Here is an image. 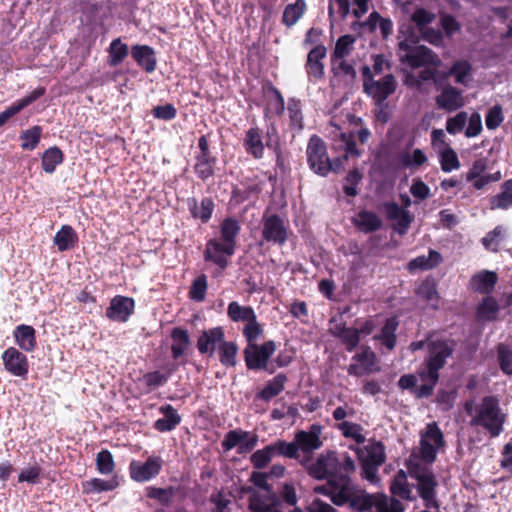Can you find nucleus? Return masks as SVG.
<instances>
[{"instance_id":"f257e3e1","label":"nucleus","mask_w":512,"mask_h":512,"mask_svg":"<svg viewBox=\"0 0 512 512\" xmlns=\"http://www.w3.org/2000/svg\"><path fill=\"white\" fill-rule=\"evenodd\" d=\"M355 471L354 460L345 454L343 467L333 473L325 483L316 485L313 488L314 493L326 496L334 505L346 506L353 512H365L372 509L375 505V498L351 478Z\"/></svg>"},{"instance_id":"f03ea898","label":"nucleus","mask_w":512,"mask_h":512,"mask_svg":"<svg viewBox=\"0 0 512 512\" xmlns=\"http://www.w3.org/2000/svg\"><path fill=\"white\" fill-rule=\"evenodd\" d=\"M240 231L241 226L236 218L223 219L220 224V240L213 238L206 242L204 260L215 264L222 270L226 269L229 264L228 258L235 253Z\"/></svg>"},{"instance_id":"7ed1b4c3","label":"nucleus","mask_w":512,"mask_h":512,"mask_svg":"<svg viewBox=\"0 0 512 512\" xmlns=\"http://www.w3.org/2000/svg\"><path fill=\"white\" fill-rule=\"evenodd\" d=\"M465 409L471 417L470 424L472 426L483 427L493 438L498 437L503 431L506 415L501 411L499 401L495 396H486L479 404L467 402Z\"/></svg>"},{"instance_id":"20e7f679","label":"nucleus","mask_w":512,"mask_h":512,"mask_svg":"<svg viewBox=\"0 0 512 512\" xmlns=\"http://www.w3.org/2000/svg\"><path fill=\"white\" fill-rule=\"evenodd\" d=\"M363 77V91L378 107H386V100L396 92L397 80L391 73L384 75L379 80H375L370 67L364 65L361 67Z\"/></svg>"},{"instance_id":"39448f33","label":"nucleus","mask_w":512,"mask_h":512,"mask_svg":"<svg viewBox=\"0 0 512 512\" xmlns=\"http://www.w3.org/2000/svg\"><path fill=\"white\" fill-rule=\"evenodd\" d=\"M418 42L419 37L413 32H411L409 37L399 42V50L406 52V54L400 58L401 62L411 68L438 66L440 63L438 56L426 46H414Z\"/></svg>"},{"instance_id":"423d86ee","label":"nucleus","mask_w":512,"mask_h":512,"mask_svg":"<svg viewBox=\"0 0 512 512\" xmlns=\"http://www.w3.org/2000/svg\"><path fill=\"white\" fill-rule=\"evenodd\" d=\"M306 156L307 164L315 174L326 177L331 171H336L328 156L326 143L316 134L308 140Z\"/></svg>"},{"instance_id":"0eeeda50","label":"nucleus","mask_w":512,"mask_h":512,"mask_svg":"<svg viewBox=\"0 0 512 512\" xmlns=\"http://www.w3.org/2000/svg\"><path fill=\"white\" fill-rule=\"evenodd\" d=\"M311 457H302L300 464L306 469L309 476L317 480H328L333 473L343 467V458L339 459L336 452L328 451L320 454L314 462Z\"/></svg>"},{"instance_id":"6e6552de","label":"nucleus","mask_w":512,"mask_h":512,"mask_svg":"<svg viewBox=\"0 0 512 512\" xmlns=\"http://www.w3.org/2000/svg\"><path fill=\"white\" fill-rule=\"evenodd\" d=\"M290 230L288 222L278 214H268L267 211L261 219L262 241L268 244L283 246L289 238Z\"/></svg>"},{"instance_id":"1a4fd4ad","label":"nucleus","mask_w":512,"mask_h":512,"mask_svg":"<svg viewBox=\"0 0 512 512\" xmlns=\"http://www.w3.org/2000/svg\"><path fill=\"white\" fill-rule=\"evenodd\" d=\"M276 351V343L268 340L263 344L246 345L243 350L244 361L248 370H266L273 373L274 369L268 368L269 359Z\"/></svg>"},{"instance_id":"9d476101","label":"nucleus","mask_w":512,"mask_h":512,"mask_svg":"<svg viewBox=\"0 0 512 512\" xmlns=\"http://www.w3.org/2000/svg\"><path fill=\"white\" fill-rule=\"evenodd\" d=\"M198 148L199 153L195 155L194 172L200 180L206 181L215 174L217 157L212 154L206 135L199 137Z\"/></svg>"},{"instance_id":"9b49d317","label":"nucleus","mask_w":512,"mask_h":512,"mask_svg":"<svg viewBox=\"0 0 512 512\" xmlns=\"http://www.w3.org/2000/svg\"><path fill=\"white\" fill-rule=\"evenodd\" d=\"M163 466L160 456H149L144 462L132 460L128 470L130 478L138 483H144L157 477Z\"/></svg>"},{"instance_id":"f8f14e48","label":"nucleus","mask_w":512,"mask_h":512,"mask_svg":"<svg viewBox=\"0 0 512 512\" xmlns=\"http://www.w3.org/2000/svg\"><path fill=\"white\" fill-rule=\"evenodd\" d=\"M444 444L443 433L438 425L429 423L426 431L421 435L420 457L427 463H432L436 458L437 449Z\"/></svg>"},{"instance_id":"ddd939ff","label":"nucleus","mask_w":512,"mask_h":512,"mask_svg":"<svg viewBox=\"0 0 512 512\" xmlns=\"http://www.w3.org/2000/svg\"><path fill=\"white\" fill-rule=\"evenodd\" d=\"M4 369L12 376L27 379L29 361L27 356L18 348L8 347L1 355Z\"/></svg>"},{"instance_id":"4468645a","label":"nucleus","mask_w":512,"mask_h":512,"mask_svg":"<svg viewBox=\"0 0 512 512\" xmlns=\"http://www.w3.org/2000/svg\"><path fill=\"white\" fill-rule=\"evenodd\" d=\"M320 430L319 425H312L309 431L300 430L295 433L294 441L298 452H302L303 457H311L313 452L323 445L319 436Z\"/></svg>"},{"instance_id":"2eb2a0df","label":"nucleus","mask_w":512,"mask_h":512,"mask_svg":"<svg viewBox=\"0 0 512 512\" xmlns=\"http://www.w3.org/2000/svg\"><path fill=\"white\" fill-rule=\"evenodd\" d=\"M326 55L327 49L323 44H318L309 51L305 64V70L309 82L315 83L324 78L325 67L323 59Z\"/></svg>"},{"instance_id":"dca6fc26","label":"nucleus","mask_w":512,"mask_h":512,"mask_svg":"<svg viewBox=\"0 0 512 512\" xmlns=\"http://www.w3.org/2000/svg\"><path fill=\"white\" fill-rule=\"evenodd\" d=\"M135 301L131 297L116 295L106 309V317L111 321L125 323L134 313Z\"/></svg>"},{"instance_id":"f3484780","label":"nucleus","mask_w":512,"mask_h":512,"mask_svg":"<svg viewBox=\"0 0 512 512\" xmlns=\"http://www.w3.org/2000/svg\"><path fill=\"white\" fill-rule=\"evenodd\" d=\"M225 341V331L221 326L203 330L197 340V349L200 354L212 357L219 345Z\"/></svg>"},{"instance_id":"a211bd4d","label":"nucleus","mask_w":512,"mask_h":512,"mask_svg":"<svg viewBox=\"0 0 512 512\" xmlns=\"http://www.w3.org/2000/svg\"><path fill=\"white\" fill-rule=\"evenodd\" d=\"M383 209L388 220L396 221L393 225V229L399 235H405L413 221V217L410 212L394 201L385 202L383 204Z\"/></svg>"},{"instance_id":"6ab92c4d","label":"nucleus","mask_w":512,"mask_h":512,"mask_svg":"<svg viewBox=\"0 0 512 512\" xmlns=\"http://www.w3.org/2000/svg\"><path fill=\"white\" fill-rule=\"evenodd\" d=\"M400 321L397 316L388 317L378 334L373 336V340L379 342L388 352L393 351L397 346V330Z\"/></svg>"},{"instance_id":"aec40b11","label":"nucleus","mask_w":512,"mask_h":512,"mask_svg":"<svg viewBox=\"0 0 512 512\" xmlns=\"http://www.w3.org/2000/svg\"><path fill=\"white\" fill-rule=\"evenodd\" d=\"M370 136L371 133L367 127H362L356 134L354 132H342L340 134V142L345 152L344 159L360 157L361 151L357 148L356 138H358L360 143L365 144L368 142Z\"/></svg>"},{"instance_id":"412c9836","label":"nucleus","mask_w":512,"mask_h":512,"mask_svg":"<svg viewBox=\"0 0 512 512\" xmlns=\"http://www.w3.org/2000/svg\"><path fill=\"white\" fill-rule=\"evenodd\" d=\"M411 476H414L417 479V490L420 497L426 502V506L436 504L435 487L437 483L433 473L428 470H423L421 472L411 471Z\"/></svg>"},{"instance_id":"4be33fe9","label":"nucleus","mask_w":512,"mask_h":512,"mask_svg":"<svg viewBox=\"0 0 512 512\" xmlns=\"http://www.w3.org/2000/svg\"><path fill=\"white\" fill-rule=\"evenodd\" d=\"M186 203L192 218L200 220L203 224L208 223L212 218L215 210V203L212 197H203L200 202L195 197H189Z\"/></svg>"},{"instance_id":"5701e85b","label":"nucleus","mask_w":512,"mask_h":512,"mask_svg":"<svg viewBox=\"0 0 512 512\" xmlns=\"http://www.w3.org/2000/svg\"><path fill=\"white\" fill-rule=\"evenodd\" d=\"M131 56L146 73H152L157 67L155 50L148 45L136 44L131 47Z\"/></svg>"},{"instance_id":"b1692460","label":"nucleus","mask_w":512,"mask_h":512,"mask_svg":"<svg viewBox=\"0 0 512 512\" xmlns=\"http://www.w3.org/2000/svg\"><path fill=\"white\" fill-rule=\"evenodd\" d=\"M446 356H448L447 348L435 353L431 351L429 357L425 360V369L419 372L420 378L424 381L437 383L439 370L444 366Z\"/></svg>"},{"instance_id":"393cba45","label":"nucleus","mask_w":512,"mask_h":512,"mask_svg":"<svg viewBox=\"0 0 512 512\" xmlns=\"http://www.w3.org/2000/svg\"><path fill=\"white\" fill-rule=\"evenodd\" d=\"M243 147L246 153L254 159H262L265 144L263 143L262 130L258 126L250 127L243 138Z\"/></svg>"},{"instance_id":"a878e982","label":"nucleus","mask_w":512,"mask_h":512,"mask_svg":"<svg viewBox=\"0 0 512 512\" xmlns=\"http://www.w3.org/2000/svg\"><path fill=\"white\" fill-rule=\"evenodd\" d=\"M159 412L163 417L157 419L153 424L154 429L158 432L172 431L181 423L182 418L172 405H162Z\"/></svg>"},{"instance_id":"bb28decb","label":"nucleus","mask_w":512,"mask_h":512,"mask_svg":"<svg viewBox=\"0 0 512 512\" xmlns=\"http://www.w3.org/2000/svg\"><path fill=\"white\" fill-rule=\"evenodd\" d=\"M15 343L25 352H32L37 347L36 331L26 324L18 325L13 331Z\"/></svg>"},{"instance_id":"cd10ccee","label":"nucleus","mask_w":512,"mask_h":512,"mask_svg":"<svg viewBox=\"0 0 512 512\" xmlns=\"http://www.w3.org/2000/svg\"><path fill=\"white\" fill-rule=\"evenodd\" d=\"M170 337L172 339L171 356L174 360H178L185 355L190 346L189 333L182 327H174Z\"/></svg>"},{"instance_id":"c85d7f7f","label":"nucleus","mask_w":512,"mask_h":512,"mask_svg":"<svg viewBox=\"0 0 512 512\" xmlns=\"http://www.w3.org/2000/svg\"><path fill=\"white\" fill-rule=\"evenodd\" d=\"M498 277L495 272L483 270L475 274L470 280V287L472 290L482 293L489 294L493 291Z\"/></svg>"},{"instance_id":"c756f323","label":"nucleus","mask_w":512,"mask_h":512,"mask_svg":"<svg viewBox=\"0 0 512 512\" xmlns=\"http://www.w3.org/2000/svg\"><path fill=\"white\" fill-rule=\"evenodd\" d=\"M442 261V256L439 252L430 249L428 255H420L411 259L407 264V270L414 273L417 270H430L435 268Z\"/></svg>"},{"instance_id":"7c9ffc66","label":"nucleus","mask_w":512,"mask_h":512,"mask_svg":"<svg viewBox=\"0 0 512 512\" xmlns=\"http://www.w3.org/2000/svg\"><path fill=\"white\" fill-rule=\"evenodd\" d=\"M288 378L286 374L279 373L274 376L265 387L257 393V398L269 402L274 397L278 396L285 388Z\"/></svg>"},{"instance_id":"2f4dec72","label":"nucleus","mask_w":512,"mask_h":512,"mask_svg":"<svg viewBox=\"0 0 512 512\" xmlns=\"http://www.w3.org/2000/svg\"><path fill=\"white\" fill-rule=\"evenodd\" d=\"M58 251L64 252L75 247L78 243V235L70 225H63L53 239Z\"/></svg>"},{"instance_id":"473e14b6","label":"nucleus","mask_w":512,"mask_h":512,"mask_svg":"<svg viewBox=\"0 0 512 512\" xmlns=\"http://www.w3.org/2000/svg\"><path fill=\"white\" fill-rule=\"evenodd\" d=\"M307 4L305 0H295L288 4L283 11L282 23L287 28L294 26L306 13Z\"/></svg>"},{"instance_id":"72a5a7b5","label":"nucleus","mask_w":512,"mask_h":512,"mask_svg":"<svg viewBox=\"0 0 512 512\" xmlns=\"http://www.w3.org/2000/svg\"><path fill=\"white\" fill-rule=\"evenodd\" d=\"M352 360L357 363H360L364 367V371L366 372V374L380 371V367L377 366V355L367 345H362L360 347V352L356 353L352 357Z\"/></svg>"},{"instance_id":"f704fd0d","label":"nucleus","mask_w":512,"mask_h":512,"mask_svg":"<svg viewBox=\"0 0 512 512\" xmlns=\"http://www.w3.org/2000/svg\"><path fill=\"white\" fill-rule=\"evenodd\" d=\"M227 316L232 322L246 324L257 315L253 307L240 305L237 301H232L228 304Z\"/></svg>"},{"instance_id":"c9c22d12","label":"nucleus","mask_w":512,"mask_h":512,"mask_svg":"<svg viewBox=\"0 0 512 512\" xmlns=\"http://www.w3.org/2000/svg\"><path fill=\"white\" fill-rule=\"evenodd\" d=\"M445 138L446 135L442 129H434L431 133V144L440 155L441 169L448 172V144H446Z\"/></svg>"},{"instance_id":"e433bc0d","label":"nucleus","mask_w":512,"mask_h":512,"mask_svg":"<svg viewBox=\"0 0 512 512\" xmlns=\"http://www.w3.org/2000/svg\"><path fill=\"white\" fill-rule=\"evenodd\" d=\"M356 226L364 233H372L382 227V220L375 212L363 210L358 213Z\"/></svg>"},{"instance_id":"4c0bfd02","label":"nucleus","mask_w":512,"mask_h":512,"mask_svg":"<svg viewBox=\"0 0 512 512\" xmlns=\"http://www.w3.org/2000/svg\"><path fill=\"white\" fill-rule=\"evenodd\" d=\"M64 154L57 146H52L44 151L41 157V165L44 172L52 174L56 167L63 163Z\"/></svg>"},{"instance_id":"58836bf2","label":"nucleus","mask_w":512,"mask_h":512,"mask_svg":"<svg viewBox=\"0 0 512 512\" xmlns=\"http://www.w3.org/2000/svg\"><path fill=\"white\" fill-rule=\"evenodd\" d=\"M238 345L234 341H224L218 347L220 363L226 368L235 367L237 364Z\"/></svg>"},{"instance_id":"ea45409f","label":"nucleus","mask_w":512,"mask_h":512,"mask_svg":"<svg viewBox=\"0 0 512 512\" xmlns=\"http://www.w3.org/2000/svg\"><path fill=\"white\" fill-rule=\"evenodd\" d=\"M398 162L402 168L417 170L427 162V157L421 149H415L412 153H400L398 156Z\"/></svg>"},{"instance_id":"a19ab883","label":"nucleus","mask_w":512,"mask_h":512,"mask_svg":"<svg viewBox=\"0 0 512 512\" xmlns=\"http://www.w3.org/2000/svg\"><path fill=\"white\" fill-rule=\"evenodd\" d=\"M512 206V179L505 181L501 186V191L490 199V208L508 209Z\"/></svg>"},{"instance_id":"79ce46f5","label":"nucleus","mask_w":512,"mask_h":512,"mask_svg":"<svg viewBox=\"0 0 512 512\" xmlns=\"http://www.w3.org/2000/svg\"><path fill=\"white\" fill-rule=\"evenodd\" d=\"M271 447L273 449L274 456H283L285 458L295 459L299 462L302 459L294 440L292 442H287L285 440L278 439L271 443Z\"/></svg>"},{"instance_id":"37998d69","label":"nucleus","mask_w":512,"mask_h":512,"mask_svg":"<svg viewBox=\"0 0 512 512\" xmlns=\"http://www.w3.org/2000/svg\"><path fill=\"white\" fill-rule=\"evenodd\" d=\"M108 63L110 66H118L121 64L129 53L128 45L122 43L120 38L114 39L108 49Z\"/></svg>"},{"instance_id":"c03bdc74","label":"nucleus","mask_w":512,"mask_h":512,"mask_svg":"<svg viewBox=\"0 0 512 512\" xmlns=\"http://www.w3.org/2000/svg\"><path fill=\"white\" fill-rule=\"evenodd\" d=\"M472 67L467 60L457 61L450 67V77L459 84L467 86L472 80Z\"/></svg>"},{"instance_id":"a18cd8bd","label":"nucleus","mask_w":512,"mask_h":512,"mask_svg":"<svg viewBox=\"0 0 512 512\" xmlns=\"http://www.w3.org/2000/svg\"><path fill=\"white\" fill-rule=\"evenodd\" d=\"M367 457L366 465L377 468L381 466L385 460V446L381 441H375L366 447Z\"/></svg>"},{"instance_id":"49530a36","label":"nucleus","mask_w":512,"mask_h":512,"mask_svg":"<svg viewBox=\"0 0 512 512\" xmlns=\"http://www.w3.org/2000/svg\"><path fill=\"white\" fill-rule=\"evenodd\" d=\"M42 131L43 129L39 125H35L27 130L22 131L19 136L20 140L22 141L21 148L23 150L29 151L34 150L40 142Z\"/></svg>"},{"instance_id":"de8ad7c7","label":"nucleus","mask_w":512,"mask_h":512,"mask_svg":"<svg viewBox=\"0 0 512 512\" xmlns=\"http://www.w3.org/2000/svg\"><path fill=\"white\" fill-rule=\"evenodd\" d=\"M331 68L330 71L335 78L346 76L350 81L356 79L357 73L354 66L348 63L345 58L334 59L330 58Z\"/></svg>"},{"instance_id":"09e8293b","label":"nucleus","mask_w":512,"mask_h":512,"mask_svg":"<svg viewBox=\"0 0 512 512\" xmlns=\"http://www.w3.org/2000/svg\"><path fill=\"white\" fill-rule=\"evenodd\" d=\"M337 429L341 431L345 438L353 439L358 445L366 441L363 435V427L358 423L342 421L337 424Z\"/></svg>"},{"instance_id":"8fccbe9b","label":"nucleus","mask_w":512,"mask_h":512,"mask_svg":"<svg viewBox=\"0 0 512 512\" xmlns=\"http://www.w3.org/2000/svg\"><path fill=\"white\" fill-rule=\"evenodd\" d=\"M119 485L116 479L104 480L101 478H93L83 483V492L86 494L100 493L104 491H112Z\"/></svg>"},{"instance_id":"3c124183","label":"nucleus","mask_w":512,"mask_h":512,"mask_svg":"<svg viewBox=\"0 0 512 512\" xmlns=\"http://www.w3.org/2000/svg\"><path fill=\"white\" fill-rule=\"evenodd\" d=\"M498 311L499 305L496 299L487 296L478 306L477 317L481 321H492L496 318Z\"/></svg>"},{"instance_id":"603ef678","label":"nucleus","mask_w":512,"mask_h":512,"mask_svg":"<svg viewBox=\"0 0 512 512\" xmlns=\"http://www.w3.org/2000/svg\"><path fill=\"white\" fill-rule=\"evenodd\" d=\"M287 110L290 119V126L294 129L302 130L304 123L301 101L296 98H289Z\"/></svg>"},{"instance_id":"864d4df0","label":"nucleus","mask_w":512,"mask_h":512,"mask_svg":"<svg viewBox=\"0 0 512 512\" xmlns=\"http://www.w3.org/2000/svg\"><path fill=\"white\" fill-rule=\"evenodd\" d=\"M354 42H355V38L350 34L340 36L335 43V48H334L330 58H334V59L346 58L347 56H349L351 54V52L353 50Z\"/></svg>"},{"instance_id":"5fc2aeb1","label":"nucleus","mask_w":512,"mask_h":512,"mask_svg":"<svg viewBox=\"0 0 512 512\" xmlns=\"http://www.w3.org/2000/svg\"><path fill=\"white\" fill-rule=\"evenodd\" d=\"M267 92L273 94V99H270L266 108V114L271 111L277 116H282L285 111V101L282 93L271 83L267 86Z\"/></svg>"},{"instance_id":"6e6d98bb","label":"nucleus","mask_w":512,"mask_h":512,"mask_svg":"<svg viewBox=\"0 0 512 512\" xmlns=\"http://www.w3.org/2000/svg\"><path fill=\"white\" fill-rule=\"evenodd\" d=\"M263 332V326L258 322L257 316H255L244 325L242 330L246 345L257 344V340L263 335Z\"/></svg>"},{"instance_id":"4d7b16f0","label":"nucleus","mask_w":512,"mask_h":512,"mask_svg":"<svg viewBox=\"0 0 512 512\" xmlns=\"http://www.w3.org/2000/svg\"><path fill=\"white\" fill-rule=\"evenodd\" d=\"M249 436V431L240 428L230 430L225 434L221 446L224 452H228L235 447H239L240 443Z\"/></svg>"},{"instance_id":"13d9d810","label":"nucleus","mask_w":512,"mask_h":512,"mask_svg":"<svg viewBox=\"0 0 512 512\" xmlns=\"http://www.w3.org/2000/svg\"><path fill=\"white\" fill-rule=\"evenodd\" d=\"M273 457V449L269 444L253 452L250 456V462L255 469L261 470L268 466Z\"/></svg>"},{"instance_id":"bf43d9fd","label":"nucleus","mask_w":512,"mask_h":512,"mask_svg":"<svg viewBox=\"0 0 512 512\" xmlns=\"http://www.w3.org/2000/svg\"><path fill=\"white\" fill-rule=\"evenodd\" d=\"M207 289V276L201 274L193 280L188 293L189 298L196 302H203L206 297Z\"/></svg>"},{"instance_id":"052dcab7","label":"nucleus","mask_w":512,"mask_h":512,"mask_svg":"<svg viewBox=\"0 0 512 512\" xmlns=\"http://www.w3.org/2000/svg\"><path fill=\"white\" fill-rule=\"evenodd\" d=\"M334 336L340 339L348 352L354 351L360 342L358 329L353 327H350L349 329H342L341 332H334Z\"/></svg>"},{"instance_id":"680f3d73","label":"nucleus","mask_w":512,"mask_h":512,"mask_svg":"<svg viewBox=\"0 0 512 512\" xmlns=\"http://www.w3.org/2000/svg\"><path fill=\"white\" fill-rule=\"evenodd\" d=\"M174 494L175 490L171 486L167 488L149 486L146 488V496L150 499L157 500L160 504L164 506L170 504Z\"/></svg>"},{"instance_id":"e2e57ef3","label":"nucleus","mask_w":512,"mask_h":512,"mask_svg":"<svg viewBox=\"0 0 512 512\" xmlns=\"http://www.w3.org/2000/svg\"><path fill=\"white\" fill-rule=\"evenodd\" d=\"M497 356L501 371L506 375H512V347L500 343L497 346Z\"/></svg>"},{"instance_id":"0e129e2a","label":"nucleus","mask_w":512,"mask_h":512,"mask_svg":"<svg viewBox=\"0 0 512 512\" xmlns=\"http://www.w3.org/2000/svg\"><path fill=\"white\" fill-rule=\"evenodd\" d=\"M504 239V228L496 226L492 231L486 234L482 239L483 246L492 252H497L501 242Z\"/></svg>"},{"instance_id":"69168bd1","label":"nucleus","mask_w":512,"mask_h":512,"mask_svg":"<svg viewBox=\"0 0 512 512\" xmlns=\"http://www.w3.org/2000/svg\"><path fill=\"white\" fill-rule=\"evenodd\" d=\"M96 466L100 474H111L115 469V462L112 453L107 449H103L98 452L96 457Z\"/></svg>"},{"instance_id":"338daca9","label":"nucleus","mask_w":512,"mask_h":512,"mask_svg":"<svg viewBox=\"0 0 512 512\" xmlns=\"http://www.w3.org/2000/svg\"><path fill=\"white\" fill-rule=\"evenodd\" d=\"M415 293L418 297L425 301H432L437 299L438 293L436 290V283L434 278L427 277L425 280H423L415 290Z\"/></svg>"},{"instance_id":"774afa93","label":"nucleus","mask_w":512,"mask_h":512,"mask_svg":"<svg viewBox=\"0 0 512 512\" xmlns=\"http://www.w3.org/2000/svg\"><path fill=\"white\" fill-rule=\"evenodd\" d=\"M436 19V15L424 8H416L411 15V20L415 24L418 31H421L432 24Z\"/></svg>"}]
</instances>
